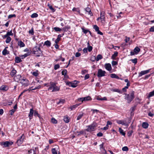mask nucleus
<instances>
[{"instance_id":"f257e3e1","label":"nucleus","mask_w":154,"mask_h":154,"mask_svg":"<svg viewBox=\"0 0 154 154\" xmlns=\"http://www.w3.org/2000/svg\"><path fill=\"white\" fill-rule=\"evenodd\" d=\"M32 52L33 54H35L37 57H39L42 55V52L40 46H36L33 48Z\"/></svg>"},{"instance_id":"f03ea898","label":"nucleus","mask_w":154,"mask_h":154,"mask_svg":"<svg viewBox=\"0 0 154 154\" xmlns=\"http://www.w3.org/2000/svg\"><path fill=\"white\" fill-rule=\"evenodd\" d=\"M50 84V86L48 88V90H52V92H56L58 91L60 88L56 85V83L54 82H51Z\"/></svg>"},{"instance_id":"7ed1b4c3","label":"nucleus","mask_w":154,"mask_h":154,"mask_svg":"<svg viewBox=\"0 0 154 154\" xmlns=\"http://www.w3.org/2000/svg\"><path fill=\"white\" fill-rule=\"evenodd\" d=\"M134 92L133 91L131 94L130 95L129 94H125V99L127 100L128 103H130L134 99Z\"/></svg>"},{"instance_id":"20e7f679","label":"nucleus","mask_w":154,"mask_h":154,"mask_svg":"<svg viewBox=\"0 0 154 154\" xmlns=\"http://www.w3.org/2000/svg\"><path fill=\"white\" fill-rule=\"evenodd\" d=\"M97 126V124L96 122H93L91 125L87 126L88 128L86 129V131L89 132L94 131L95 130Z\"/></svg>"},{"instance_id":"39448f33","label":"nucleus","mask_w":154,"mask_h":154,"mask_svg":"<svg viewBox=\"0 0 154 154\" xmlns=\"http://www.w3.org/2000/svg\"><path fill=\"white\" fill-rule=\"evenodd\" d=\"M106 73L105 71L103 70L102 69H100L98 70L97 76L98 78L104 76H105V74Z\"/></svg>"},{"instance_id":"423d86ee","label":"nucleus","mask_w":154,"mask_h":154,"mask_svg":"<svg viewBox=\"0 0 154 154\" xmlns=\"http://www.w3.org/2000/svg\"><path fill=\"white\" fill-rule=\"evenodd\" d=\"M13 143L11 141H8L0 143V145L2 146L3 145L4 147H9Z\"/></svg>"},{"instance_id":"0eeeda50","label":"nucleus","mask_w":154,"mask_h":154,"mask_svg":"<svg viewBox=\"0 0 154 154\" xmlns=\"http://www.w3.org/2000/svg\"><path fill=\"white\" fill-rule=\"evenodd\" d=\"M78 82V81H75L74 82H67L66 84L69 86H71L73 88H75L77 86Z\"/></svg>"},{"instance_id":"6e6552de","label":"nucleus","mask_w":154,"mask_h":154,"mask_svg":"<svg viewBox=\"0 0 154 154\" xmlns=\"http://www.w3.org/2000/svg\"><path fill=\"white\" fill-rule=\"evenodd\" d=\"M91 100L92 99L91 98V97L89 96H88L84 97L79 98L78 99V101H81L82 102L84 101Z\"/></svg>"},{"instance_id":"1a4fd4ad","label":"nucleus","mask_w":154,"mask_h":154,"mask_svg":"<svg viewBox=\"0 0 154 154\" xmlns=\"http://www.w3.org/2000/svg\"><path fill=\"white\" fill-rule=\"evenodd\" d=\"M20 83L25 86H27L29 85V81L26 79H21Z\"/></svg>"},{"instance_id":"9d476101","label":"nucleus","mask_w":154,"mask_h":154,"mask_svg":"<svg viewBox=\"0 0 154 154\" xmlns=\"http://www.w3.org/2000/svg\"><path fill=\"white\" fill-rule=\"evenodd\" d=\"M140 48L138 47H137L134 49V51H131V55H133L135 54H137L140 51Z\"/></svg>"},{"instance_id":"9b49d317","label":"nucleus","mask_w":154,"mask_h":154,"mask_svg":"<svg viewBox=\"0 0 154 154\" xmlns=\"http://www.w3.org/2000/svg\"><path fill=\"white\" fill-rule=\"evenodd\" d=\"M93 28L95 30V31L97 32V33L101 35H103V33L100 32L99 30V27L96 25H94L93 26Z\"/></svg>"},{"instance_id":"f8f14e48","label":"nucleus","mask_w":154,"mask_h":154,"mask_svg":"<svg viewBox=\"0 0 154 154\" xmlns=\"http://www.w3.org/2000/svg\"><path fill=\"white\" fill-rule=\"evenodd\" d=\"M116 122L119 124H122V125H125L126 126H128V124L125 121L117 120H116Z\"/></svg>"},{"instance_id":"ddd939ff","label":"nucleus","mask_w":154,"mask_h":154,"mask_svg":"<svg viewBox=\"0 0 154 154\" xmlns=\"http://www.w3.org/2000/svg\"><path fill=\"white\" fill-rule=\"evenodd\" d=\"M150 70V69H149L146 70L141 71L140 72V73H139V77L141 76L144 75H145V74H146L148 73V72H149Z\"/></svg>"},{"instance_id":"4468645a","label":"nucleus","mask_w":154,"mask_h":154,"mask_svg":"<svg viewBox=\"0 0 154 154\" xmlns=\"http://www.w3.org/2000/svg\"><path fill=\"white\" fill-rule=\"evenodd\" d=\"M21 75H17L15 76L14 77V80L16 82H18L19 81H20L21 79L20 78H21Z\"/></svg>"},{"instance_id":"2eb2a0df","label":"nucleus","mask_w":154,"mask_h":154,"mask_svg":"<svg viewBox=\"0 0 154 154\" xmlns=\"http://www.w3.org/2000/svg\"><path fill=\"white\" fill-rule=\"evenodd\" d=\"M105 67L106 69L109 71H110L112 69L111 65L110 63H106L105 65Z\"/></svg>"},{"instance_id":"dca6fc26","label":"nucleus","mask_w":154,"mask_h":154,"mask_svg":"<svg viewBox=\"0 0 154 154\" xmlns=\"http://www.w3.org/2000/svg\"><path fill=\"white\" fill-rule=\"evenodd\" d=\"M34 111L32 108L30 109V112L29 115V117L30 120L32 119L33 113H34Z\"/></svg>"},{"instance_id":"f3484780","label":"nucleus","mask_w":154,"mask_h":154,"mask_svg":"<svg viewBox=\"0 0 154 154\" xmlns=\"http://www.w3.org/2000/svg\"><path fill=\"white\" fill-rule=\"evenodd\" d=\"M105 14V12L103 11H102L100 14V19L101 21L104 20L105 17L104 15Z\"/></svg>"},{"instance_id":"a211bd4d","label":"nucleus","mask_w":154,"mask_h":154,"mask_svg":"<svg viewBox=\"0 0 154 154\" xmlns=\"http://www.w3.org/2000/svg\"><path fill=\"white\" fill-rule=\"evenodd\" d=\"M24 137L23 134L20 137V138L17 140V143L18 144H21L23 142V139Z\"/></svg>"},{"instance_id":"6ab92c4d","label":"nucleus","mask_w":154,"mask_h":154,"mask_svg":"<svg viewBox=\"0 0 154 154\" xmlns=\"http://www.w3.org/2000/svg\"><path fill=\"white\" fill-rule=\"evenodd\" d=\"M85 10L86 11V12L88 13V14L90 15L91 16L93 15V14L91 11V9L89 8H86L85 9Z\"/></svg>"},{"instance_id":"aec40b11","label":"nucleus","mask_w":154,"mask_h":154,"mask_svg":"<svg viewBox=\"0 0 154 154\" xmlns=\"http://www.w3.org/2000/svg\"><path fill=\"white\" fill-rule=\"evenodd\" d=\"M8 89V87L5 85H2L0 87V90L3 91H7Z\"/></svg>"},{"instance_id":"412c9836","label":"nucleus","mask_w":154,"mask_h":154,"mask_svg":"<svg viewBox=\"0 0 154 154\" xmlns=\"http://www.w3.org/2000/svg\"><path fill=\"white\" fill-rule=\"evenodd\" d=\"M17 44L19 46L20 48L24 47L25 46L24 43L21 41H18Z\"/></svg>"},{"instance_id":"4be33fe9","label":"nucleus","mask_w":154,"mask_h":154,"mask_svg":"<svg viewBox=\"0 0 154 154\" xmlns=\"http://www.w3.org/2000/svg\"><path fill=\"white\" fill-rule=\"evenodd\" d=\"M63 120L66 123H68L69 122V118L67 116H66L64 117Z\"/></svg>"},{"instance_id":"5701e85b","label":"nucleus","mask_w":154,"mask_h":154,"mask_svg":"<svg viewBox=\"0 0 154 154\" xmlns=\"http://www.w3.org/2000/svg\"><path fill=\"white\" fill-rule=\"evenodd\" d=\"M149 126L148 124L146 122H143L142 124V126L144 128L146 129L148 128Z\"/></svg>"},{"instance_id":"b1692460","label":"nucleus","mask_w":154,"mask_h":154,"mask_svg":"<svg viewBox=\"0 0 154 154\" xmlns=\"http://www.w3.org/2000/svg\"><path fill=\"white\" fill-rule=\"evenodd\" d=\"M17 72L13 68L10 72V75L12 77H13Z\"/></svg>"},{"instance_id":"393cba45","label":"nucleus","mask_w":154,"mask_h":154,"mask_svg":"<svg viewBox=\"0 0 154 154\" xmlns=\"http://www.w3.org/2000/svg\"><path fill=\"white\" fill-rule=\"evenodd\" d=\"M6 48H8V47H7L5 48L2 51V53L3 55H6L8 54L9 53V52L6 49Z\"/></svg>"},{"instance_id":"a878e982","label":"nucleus","mask_w":154,"mask_h":154,"mask_svg":"<svg viewBox=\"0 0 154 154\" xmlns=\"http://www.w3.org/2000/svg\"><path fill=\"white\" fill-rule=\"evenodd\" d=\"M51 42L48 40L46 41H45L44 45L47 46L48 47H50L51 46Z\"/></svg>"},{"instance_id":"bb28decb","label":"nucleus","mask_w":154,"mask_h":154,"mask_svg":"<svg viewBox=\"0 0 154 154\" xmlns=\"http://www.w3.org/2000/svg\"><path fill=\"white\" fill-rule=\"evenodd\" d=\"M118 52L117 51L115 52L111 57L112 59L113 60H115L116 57L118 56Z\"/></svg>"},{"instance_id":"cd10ccee","label":"nucleus","mask_w":154,"mask_h":154,"mask_svg":"<svg viewBox=\"0 0 154 154\" xmlns=\"http://www.w3.org/2000/svg\"><path fill=\"white\" fill-rule=\"evenodd\" d=\"M154 96V90L149 93V94L147 96V97L149 99V98L151 97Z\"/></svg>"},{"instance_id":"c85d7f7f","label":"nucleus","mask_w":154,"mask_h":154,"mask_svg":"<svg viewBox=\"0 0 154 154\" xmlns=\"http://www.w3.org/2000/svg\"><path fill=\"white\" fill-rule=\"evenodd\" d=\"M110 77L113 78H115L117 79H119V78L115 74H112L110 75Z\"/></svg>"},{"instance_id":"c756f323","label":"nucleus","mask_w":154,"mask_h":154,"mask_svg":"<svg viewBox=\"0 0 154 154\" xmlns=\"http://www.w3.org/2000/svg\"><path fill=\"white\" fill-rule=\"evenodd\" d=\"M70 28V27L69 26H66L64 27H63L62 30L64 32H66Z\"/></svg>"},{"instance_id":"7c9ffc66","label":"nucleus","mask_w":154,"mask_h":154,"mask_svg":"<svg viewBox=\"0 0 154 154\" xmlns=\"http://www.w3.org/2000/svg\"><path fill=\"white\" fill-rule=\"evenodd\" d=\"M21 61H22V60L20 58L17 57H15V62L16 63H18L20 62Z\"/></svg>"},{"instance_id":"2f4dec72","label":"nucleus","mask_w":154,"mask_h":154,"mask_svg":"<svg viewBox=\"0 0 154 154\" xmlns=\"http://www.w3.org/2000/svg\"><path fill=\"white\" fill-rule=\"evenodd\" d=\"M79 104H76L74 105H73L72 106L70 107L71 109L72 110H74L77 107L79 106Z\"/></svg>"},{"instance_id":"473e14b6","label":"nucleus","mask_w":154,"mask_h":154,"mask_svg":"<svg viewBox=\"0 0 154 154\" xmlns=\"http://www.w3.org/2000/svg\"><path fill=\"white\" fill-rule=\"evenodd\" d=\"M34 116H38L40 119L41 118V117L40 115L38 113V112L36 111H35L34 113Z\"/></svg>"},{"instance_id":"72a5a7b5","label":"nucleus","mask_w":154,"mask_h":154,"mask_svg":"<svg viewBox=\"0 0 154 154\" xmlns=\"http://www.w3.org/2000/svg\"><path fill=\"white\" fill-rule=\"evenodd\" d=\"M103 57L101 55L98 54L96 60L97 61H98L100 60Z\"/></svg>"},{"instance_id":"f704fd0d","label":"nucleus","mask_w":154,"mask_h":154,"mask_svg":"<svg viewBox=\"0 0 154 154\" xmlns=\"http://www.w3.org/2000/svg\"><path fill=\"white\" fill-rule=\"evenodd\" d=\"M67 73V71L66 69H64L62 72V74L64 75L65 77H66Z\"/></svg>"},{"instance_id":"c9c22d12","label":"nucleus","mask_w":154,"mask_h":154,"mask_svg":"<svg viewBox=\"0 0 154 154\" xmlns=\"http://www.w3.org/2000/svg\"><path fill=\"white\" fill-rule=\"evenodd\" d=\"M119 131L120 133L121 134L124 136H125V133L124 132L123 130L121 128H119Z\"/></svg>"},{"instance_id":"e433bc0d","label":"nucleus","mask_w":154,"mask_h":154,"mask_svg":"<svg viewBox=\"0 0 154 154\" xmlns=\"http://www.w3.org/2000/svg\"><path fill=\"white\" fill-rule=\"evenodd\" d=\"M38 70H36L35 72H31L32 75L35 77L37 76L38 75Z\"/></svg>"},{"instance_id":"4c0bfd02","label":"nucleus","mask_w":154,"mask_h":154,"mask_svg":"<svg viewBox=\"0 0 154 154\" xmlns=\"http://www.w3.org/2000/svg\"><path fill=\"white\" fill-rule=\"evenodd\" d=\"M11 40V38L9 36L6 38V39L5 41V42L7 43H10Z\"/></svg>"},{"instance_id":"58836bf2","label":"nucleus","mask_w":154,"mask_h":154,"mask_svg":"<svg viewBox=\"0 0 154 154\" xmlns=\"http://www.w3.org/2000/svg\"><path fill=\"white\" fill-rule=\"evenodd\" d=\"M83 115V113H80L77 116V120H79L80 119Z\"/></svg>"},{"instance_id":"ea45409f","label":"nucleus","mask_w":154,"mask_h":154,"mask_svg":"<svg viewBox=\"0 0 154 154\" xmlns=\"http://www.w3.org/2000/svg\"><path fill=\"white\" fill-rule=\"evenodd\" d=\"M51 122L54 124H57V121L54 118H52L51 119Z\"/></svg>"},{"instance_id":"a19ab883","label":"nucleus","mask_w":154,"mask_h":154,"mask_svg":"<svg viewBox=\"0 0 154 154\" xmlns=\"http://www.w3.org/2000/svg\"><path fill=\"white\" fill-rule=\"evenodd\" d=\"M38 16V14L36 13H34L32 14L31 16V17L32 18H36Z\"/></svg>"},{"instance_id":"79ce46f5","label":"nucleus","mask_w":154,"mask_h":154,"mask_svg":"<svg viewBox=\"0 0 154 154\" xmlns=\"http://www.w3.org/2000/svg\"><path fill=\"white\" fill-rule=\"evenodd\" d=\"M54 30L56 32H60L61 31L62 29L58 27H55L54 28Z\"/></svg>"},{"instance_id":"37998d69","label":"nucleus","mask_w":154,"mask_h":154,"mask_svg":"<svg viewBox=\"0 0 154 154\" xmlns=\"http://www.w3.org/2000/svg\"><path fill=\"white\" fill-rule=\"evenodd\" d=\"M72 11H76L78 13H80V10L78 8H74L72 9Z\"/></svg>"},{"instance_id":"c03bdc74","label":"nucleus","mask_w":154,"mask_h":154,"mask_svg":"<svg viewBox=\"0 0 154 154\" xmlns=\"http://www.w3.org/2000/svg\"><path fill=\"white\" fill-rule=\"evenodd\" d=\"M65 102V100L64 99H61L60 100L59 102L57 103V104H63Z\"/></svg>"},{"instance_id":"a18cd8bd","label":"nucleus","mask_w":154,"mask_h":154,"mask_svg":"<svg viewBox=\"0 0 154 154\" xmlns=\"http://www.w3.org/2000/svg\"><path fill=\"white\" fill-rule=\"evenodd\" d=\"M136 108V106H135L131 108L130 110H131V113H132L135 110Z\"/></svg>"},{"instance_id":"49530a36","label":"nucleus","mask_w":154,"mask_h":154,"mask_svg":"<svg viewBox=\"0 0 154 154\" xmlns=\"http://www.w3.org/2000/svg\"><path fill=\"white\" fill-rule=\"evenodd\" d=\"M96 59V57L94 56H91L90 58V60L93 62H94L95 60Z\"/></svg>"},{"instance_id":"de8ad7c7","label":"nucleus","mask_w":154,"mask_h":154,"mask_svg":"<svg viewBox=\"0 0 154 154\" xmlns=\"http://www.w3.org/2000/svg\"><path fill=\"white\" fill-rule=\"evenodd\" d=\"M113 91L117 92L119 93H122V91L118 89H113Z\"/></svg>"},{"instance_id":"09e8293b","label":"nucleus","mask_w":154,"mask_h":154,"mask_svg":"<svg viewBox=\"0 0 154 154\" xmlns=\"http://www.w3.org/2000/svg\"><path fill=\"white\" fill-rule=\"evenodd\" d=\"M51 151L53 154H57V152L55 148L52 149Z\"/></svg>"},{"instance_id":"8fccbe9b","label":"nucleus","mask_w":154,"mask_h":154,"mask_svg":"<svg viewBox=\"0 0 154 154\" xmlns=\"http://www.w3.org/2000/svg\"><path fill=\"white\" fill-rule=\"evenodd\" d=\"M123 151H127L128 150V148L126 146H124L122 148Z\"/></svg>"},{"instance_id":"3c124183","label":"nucleus","mask_w":154,"mask_h":154,"mask_svg":"<svg viewBox=\"0 0 154 154\" xmlns=\"http://www.w3.org/2000/svg\"><path fill=\"white\" fill-rule=\"evenodd\" d=\"M29 32L32 35H33L34 33V30L33 28H32L31 30L29 31Z\"/></svg>"},{"instance_id":"603ef678","label":"nucleus","mask_w":154,"mask_h":154,"mask_svg":"<svg viewBox=\"0 0 154 154\" xmlns=\"http://www.w3.org/2000/svg\"><path fill=\"white\" fill-rule=\"evenodd\" d=\"M131 60L133 63H134L135 64L137 63V58H135L134 59H131Z\"/></svg>"},{"instance_id":"864d4df0","label":"nucleus","mask_w":154,"mask_h":154,"mask_svg":"<svg viewBox=\"0 0 154 154\" xmlns=\"http://www.w3.org/2000/svg\"><path fill=\"white\" fill-rule=\"evenodd\" d=\"M7 34L8 36H9L10 35H13L11 30L10 32H8L7 33Z\"/></svg>"},{"instance_id":"5fc2aeb1","label":"nucleus","mask_w":154,"mask_h":154,"mask_svg":"<svg viewBox=\"0 0 154 154\" xmlns=\"http://www.w3.org/2000/svg\"><path fill=\"white\" fill-rule=\"evenodd\" d=\"M30 52H28L27 53L25 54L24 55H23V56L24 57V58L28 56H29L30 54Z\"/></svg>"},{"instance_id":"6e6d98bb","label":"nucleus","mask_w":154,"mask_h":154,"mask_svg":"<svg viewBox=\"0 0 154 154\" xmlns=\"http://www.w3.org/2000/svg\"><path fill=\"white\" fill-rule=\"evenodd\" d=\"M60 67V66L59 64H57L55 65L54 66V69L55 70H57Z\"/></svg>"},{"instance_id":"4d7b16f0","label":"nucleus","mask_w":154,"mask_h":154,"mask_svg":"<svg viewBox=\"0 0 154 154\" xmlns=\"http://www.w3.org/2000/svg\"><path fill=\"white\" fill-rule=\"evenodd\" d=\"M82 31L84 32V33L86 34L89 31V30H86L84 29L83 28H82Z\"/></svg>"},{"instance_id":"13d9d810","label":"nucleus","mask_w":154,"mask_h":154,"mask_svg":"<svg viewBox=\"0 0 154 154\" xmlns=\"http://www.w3.org/2000/svg\"><path fill=\"white\" fill-rule=\"evenodd\" d=\"M16 15L15 14H10L8 15V18H10L13 17H16Z\"/></svg>"},{"instance_id":"bf43d9fd","label":"nucleus","mask_w":154,"mask_h":154,"mask_svg":"<svg viewBox=\"0 0 154 154\" xmlns=\"http://www.w3.org/2000/svg\"><path fill=\"white\" fill-rule=\"evenodd\" d=\"M112 66H115L117 65L118 63L116 61H112Z\"/></svg>"},{"instance_id":"052dcab7","label":"nucleus","mask_w":154,"mask_h":154,"mask_svg":"<svg viewBox=\"0 0 154 154\" xmlns=\"http://www.w3.org/2000/svg\"><path fill=\"white\" fill-rule=\"evenodd\" d=\"M92 49H93V48L91 46L88 47V51L89 52H91L92 50Z\"/></svg>"},{"instance_id":"680f3d73","label":"nucleus","mask_w":154,"mask_h":154,"mask_svg":"<svg viewBox=\"0 0 154 154\" xmlns=\"http://www.w3.org/2000/svg\"><path fill=\"white\" fill-rule=\"evenodd\" d=\"M49 8L52 11V12H54L55 11V10L54 9V8L53 7L52 5L51 6H50L49 7Z\"/></svg>"},{"instance_id":"e2e57ef3","label":"nucleus","mask_w":154,"mask_h":154,"mask_svg":"<svg viewBox=\"0 0 154 154\" xmlns=\"http://www.w3.org/2000/svg\"><path fill=\"white\" fill-rule=\"evenodd\" d=\"M149 31L151 32H154V26L151 27L149 29Z\"/></svg>"},{"instance_id":"0e129e2a","label":"nucleus","mask_w":154,"mask_h":154,"mask_svg":"<svg viewBox=\"0 0 154 154\" xmlns=\"http://www.w3.org/2000/svg\"><path fill=\"white\" fill-rule=\"evenodd\" d=\"M133 132V131H129L128 133V136L129 137L131 136L132 135Z\"/></svg>"},{"instance_id":"69168bd1","label":"nucleus","mask_w":154,"mask_h":154,"mask_svg":"<svg viewBox=\"0 0 154 154\" xmlns=\"http://www.w3.org/2000/svg\"><path fill=\"white\" fill-rule=\"evenodd\" d=\"M15 112V110L14 109H11L10 111V115L11 116Z\"/></svg>"},{"instance_id":"338daca9","label":"nucleus","mask_w":154,"mask_h":154,"mask_svg":"<svg viewBox=\"0 0 154 154\" xmlns=\"http://www.w3.org/2000/svg\"><path fill=\"white\" fill-rule=\"evenodd\" d=\"M60 40V38H59V37L57 38L55 40V43L56 44L58 43Z\"/></svg>"},{"instance_id":"774afa93","label":"nucleus","mask_w":154,"mask_h":154,"mask_svg":"<svg viewBox=\"0 0 154 154\" xmlns=\"http://www.w3.org/2000/svg\"><path fill=\"white\" fill-rule=\"evenodd\" d=\"M81 56V54L79 52H77L76 53L75 56L76 57H79Z\"/></svg>"}]
</instances>
